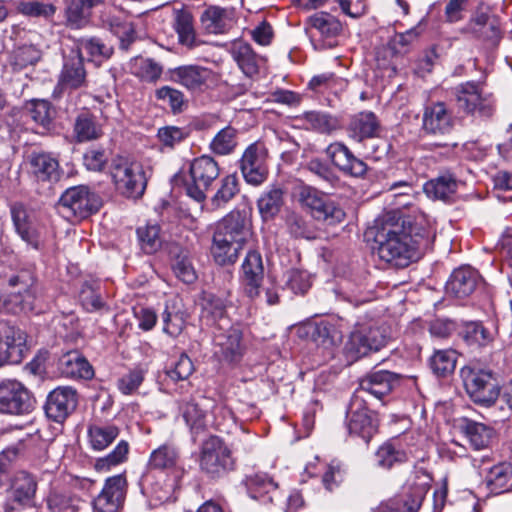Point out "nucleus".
Wrapping results in <instances>:
<instances>
[{"label":"nucleus","instance_id":"9b49d317","mask_svg":"<svg viewBox=\"0 0 512 512\" xmlns=\"http://www.w3.org/2000/svg\"><path fill=\"white\" fill-rule=\"evenodd\" d=\"M347 428L350 434L368 443L378 430L376 414L367 407L363 395L354 394L347 410Z\"/></svg>","mask_w":512,"mask_h":512},{"label":"nucleus","instance_id":"6e6d98bb","mask_svg":"<svg viewBox=\"0 0 512 512\" xmlns=\"http://www.w3.org/2000/svg\"><path fill=\"white\" fill-rule=\"evenodd\" d=\"M131 73L147 82H155L162 74V67L150 58L136 57L130 63Z\"/></svg>","mask_w":512,"mask_h":512},{"label":"nucleus","instance_id":"774afa93","mask_svg":"<svg viewBox=\"0 0 512 512\" xmlns=\"http://www.w3.org/2000/svg\"><path fill=\"white\" fill-rule=\"evenodd\" d=\"M41 58V52L34 45H24L16 48L11 55V64L21 70L36 64Z\"/></svg>","mask_w":512,"mask_h":512},{"label":"nucleus","instance_id":"c9c22d12","mask_svg":"<svg viewBox=\"0 0 512 512\" xmlns=\"http://www.w3.org/2000/svg\"><path fill=\"white\" fill-rule=\"evenodd\" d=\"M34 282L35 277L31 270H22L11 276L8 279V286L12 289L11 297H14V299H10V301L24 309L25 302L30 304L29 300L33 298L32 287Z\"/></svg>","mask_w":512,"mask_h":512},{"label":"nucleus","instance_id":"13d9d810","mask_svg":"<svg viewBox=\"0 0 512 512\" xmlns=\"http://www.w3.org/2000/svg\"><path fill=\"white\" fill-rule=\"evenodd\" d=\"M237 145V130L227 126L220 130L210 143V149L218 155L230 154Z\"/></svg>","mask_w":512,"mask_h":512},{"label":"nucleus","instance_id":"6ab92c4d","mask_svg":"<svg viewBox=\"0 0 512 512\" xmlns=\"http://www.w3.org/2000/svg\"><path fill=\"white\" fill-rule=\"evenodd\" d=\"M389 335L385 327H370L351 333L347 348L357 357L377 352L387 345Z\"/></svg>","mask_w":512,"mask_h":512},{"label":"nucleus","instance_id":"b1692460","mask_svg":"<svg viewBox=\"0 0 512 512\" xmlns=\"http://www.w3.org/2000/svg\"><path fill=\"white\" fill-rule=\"evenodd\" d=\"M452 128V115L443 102H436L425 107L422 129L426 134L443 136L450 133Z\"/></svg>","mask_w":512,"mask_h":512},{"label":"nucleus","instance_id":"ddd939ff","mask_svg":"<svg viewBox=\"0 0 512 512\" xmlns=\"http://www.w3.org/2000/svg\"><path fill=\"white\" fill-rule=\"evenodd\" d=\"M27 335L8 321L0 320V367L19 364L28 351Z\"/></svg>","mask_w":512,"mask_h":512},{"label":"nucleus","instance_id":"7ed1b4c3","mask_svg":"<svg viewBox=\"0 0 512 512\" xmlns=\"http://www.w3.org/2000/svg\"><path fill=\"white\" fill-rule=\"evenodd\" d=\"M461 377L471 400L481 406L493 405L500 395V383L492 370L464 367Z\"/></svg>","mask_w":512,"mask_h":512},{"label":"nucleus","instance_id":"680f3d73","mask_svg":"<svg viewBox=\"0 0 512 512\" xmlns=\"http://www.w3.org/2000/svg\"><path fill=\"white\" fill-rule=\"evenodd\" d=\"M138 239L141 249L146 254H153L157 252L161 245L162 239L160 237V227L158 225H146L137 229Z\"/></svg>","mask_w":512,"mask_h":512},{"label":"nucleus","instance_id":"052dcab7","mask_svg":"<svg viewBox=\"0 0 512 512\" xmlns=\"http://www.w3.org/2000/svg\"><path fill=\"white\" fill-rule=\"evenodd\" d=\"M172 269L176 277L184 283H193L197 278L189 253L185 250L180 249L174 255Z\"/></svg>","mask_w":512,"mask_h":512},{"label":"nucleus","instance_id":"0e129e2a","mask_svg":"<svg viewBox=\"0 0 512 512\" xmlns=\"http://www.w3.org/2000/svg\"><path fill=\"white\" fill-rule=\"evenodd\" d=\"M82 503L80 498L70 494L54 492L48 497L51 512H79Z\"/></svg>","mask_w":512,"mask_h":512},{"label":"nucleus","instance_id":"5701e85b","mask_svg":"<svg viewBox=\"0 0 512 512\" xmlns=\"http://www.w3.org/2000/svg\"><path fill=\"white\" fill-rule=\"evenodd\" d=\"M399 384V376L388 370H378L360 380L359 389L354 394H369L377 399L388 395Z\"/></svg>","mask_w":512,"mask_h":512},{"label":"nucleus","instance_id":"4d7b16f0","mask_svg":"<svg viewBox=\"0 0 512 512\" xmlns=\"http://www.w3.org/2000/svg\"><path fill=\"white\" fill-rule=\"evenodd\" d=\"M239 193V182L235 175H227L221 180V185L211 199L215 209L222 208Z\"/></svg>","mask_w":512,"mask_h":512},{"label":"nucleus","instance_id":"aec40b11","mask_svg":"<svg viewBox=\"0 0 512 512\" xmlns=\"http://www.w3.org/2000/svg\"><path fill=\"white\" fill-rule=\"evenodd\" d=\"M126 478L119 474L109 477L101 493L94 499L93 504L98 512H117L123 505L126 496Z\"/></svg>","mask_w":512,"mask_h":512},{"label":"nucleus","instance_id":"1a4fd4ad","mask_svg":"<svg viewBox=\"0 0 512 512\" xmlns=\"http://www.w3.org/2000/svg\"><path fill=\"white\" fill-rule=\"evenodd\" d=\"M199 464L202 471L216 477L233 469L234 460L223 440L211 435L201 445Z\"/></svg>","mask_w":512,"mask_h":512},{"label":"nucleus","instance_id":"f03ea898","mask_svg":"<svg viewBox=\"0 0 512 512\" xmlns=\"http://www.w3.org/2000/svg\"><path fill=\"white\" fill-rule=\"evenodd\" d=\"M251 236V222L246 211L233 210L222 218L213 235L211 254L220 266L234 264Z\"/></svg>","mask_w":512,"mask_h":512},{"label":"nucleus","instance_id":"864d4df0","mask_svg":"<svg viewBox=\"0 0 512 512\" xmlns=\"http://www.w3.org/2000/svg\"><path fill=\"white\" fill-rule=\"evenodd\" d=\"M420 502L411 494H403L382 501L373 512H417Z\"/></svg>","mask_w":512,"mask_h":512},{"label":"nucleus","instance_id":"3c124183","mask_svg":"<svg viewBox=\"0 0 512 512\" xmlns=\"http://www.w3.org/2000/svg\"><path fill=\"white\" fill-rule=\"evenodd\" d=\"M457 354L452 349L437 350L430 357L429 365L433 373L446 377L453 373L456 367Z\"/></svg>","mask_w":512,"mask_h":512},{"label":"nucleus","instance_id":"9d476101","mask_svg":"<svg viewBox=\"0 0 512 512\" xmlns=\"http://www.w3.org/2000/svg\"><path fill=\"white\" fill-rule=\"evenodd\" d=\"M460 33L473 39L497 43L501 38L499 19L491 14L490 7L479 3Z\"/></svg>","mask_w":512,"mask_h":512},{"label":"nucleus","instance_id":"cd10ccee","mask_svg":"<svg viewBox=\"0 0 512 512\" xmlns=\"http://www.w3.org/2000/svg\"><path fill=\"white\" fill-rule=\"evenodd\" d=\"M103 135V125L99 117L90 110H82L75 117L73 136L77 143L95 141Z\"/></svg>","mask_w":512,"mask_h":512},{"label":"nucleus","instance_id":"6e6552de","mask_svg":"<svg viewBox=\"0 0 512 512\" xmlns=\"http://www.w3.org/2000/svg\"><path fill=\"white\" fill-rule=\"evenodd\" d=\"M102 205L98 195L80 185L68 188L60 197L58 208L66 217L85 219L97 212Z\"/></svg>","mask_w":512,"mask_h":512},{"label":"nucleus","instance_id":"de8ad7c7","mask_svg":"<svg viewBox=\"0 0 512 512\" xmlns=\"http://www.w3.org/2000/svg\"><path fill=\"white\" fill-rule=\"evenodd\" d=\"M283 194L280 187L273 186L261 195L257 206L263 219H271L278 214L283 205Z\"/></svg>","mask_w":512,"mask_h":512},{"label":"nucleus","instance_id":"49530a36","mask_svg":"<svg viewBox=\"0 0 512 512\" xmlns=\"http://www.w3.org/2000/svg\"><path fill=\"white\" fill-rule=\"evenodd\" d=\"M200 20L205 31L210 34H222L230 25L227 10L218 6L208 7L202 13Z\"/></svg>","mask_w":512,"mask_h":512},{"label":"nucleus","instance_id":"72a5a7b5","mask_svg":"<svg viewBox=\"0 0 512 512\" xmlns=\"http://www.w3.org/2000/svg\"><path fill=\"white\" fill-rule=\"evenodd\" d=\"M211 407L209 399L200 397L199 399L191 398L183 401L180 410L186 424L190 426L194 433H197L205 426V416Z\"/></svg>","mask_w":512,"mask_h":512},{"label":"nucleus","instance_id":"423d86ee","mask_svg":"<svg viewBox=\"0 0 512 512\" xmlns=\"http://www.w3.org/2000/svg\"><path fill=\"white\" fill-rule=\"evenodd\" d=\"M342 30L341 22L328 12L314 13L305 22V32L316 50L337 46Z\"/></svg>","mask_w":512,"mask_h":512},{"label":"nucleus","instance_id":"09e8293b","mask_svg":"<svg viewBox=\"0 0 512 512\" xmlns=\"http://www.w3.org/2000/svg\"><path fill=\"white\" fill-rule=\"evenodd\" d=\"M301 120L303 121L306 129L315 130L324 134H329L335 131L339 126L336 118L329 114L317 111L305 112L301 116Z\"/></svg>","mask_w":512,"mask_h":512},{"label":"nucleus","instance_id":"ea45409f","mask_svg":"<svg viewBox=\"0 0 512 512\" xmlns=\"http://www.w3.org/2000/svg\"><path fill=\"white\" fill-rule=\"evenodd\" d=\"M458 182L454 175L449 172H444L427 181L424 184V192L429 198L448 201L456 193Z\"/></svg>","mask_w":512,"mask_h":512},{"label":"nucleus","instance_id":"39448f33","mask_svg":"<svg viewBox=\"0 0 512 512\" xmlns=\"http://www.w3.org/2000/svg\"><path fill=\"white\" fill-rule=\"evenodd\" d=\"M296 197L299 204L317 221L335 225L345 219L344 210L314 187L308 185L298 187Z\"/></svg>","mask_w":512,"mask_h":512},{"label":"nucleus","instance_id":"a18cd8bd","mask_svg":"<svg viewBox=\"0 0 512 512\" xmlns=\"http://www.w3.org/2000/svg\"><path fill=\"white\" fill-rule=\"evenodd\" d=\"M512 480V467L508 463H499L490 468L485 483L493 494H501L508 490Z\"/></svg>","mask_w":512,"mask_h":512},{"label":"nucleus","instance_id":"79ce46f5","mask_svg":"<svg viewBox=\"0 0 512 512\" xmlns=\"http://www.w3.org/2000/svg\"><path fill=\"white\" fill-rule=\"evenodd\" d=\"M36 489L35 478L25 471H19L12 479L10 497L19 504H28L34 498Z\"/></svg>","mask_w":512,"mask_h":512},{"label":"nucleus","instance_id":"f257e3e1","mask_svg":"<svg viewBox=\"0 0 512 512\" xmlns=\"http://www.w3.org/2000/svg\"><path fill=\"white\" fill-rule=\"evenodd\" d=\"M375 228L380 259L398 268L418 259L430 244L429 231L411 226L395 211L384 213Z\"/></svg>","mask_w":512,"mask_h":512},{"label":"nucleus","instance_id":"20e7f679","mask_svg":"<svg viewBox=\"0 0 512 512\" xmlns=\"http://www.w3.org/2000/svg\"><path fill=\"white\" fill-rule=\"evenodd\" d=\"M110 173L120 194L129 198H138L143 195L147 178L140 162L117 156L112 160Z\"/></svg>","mask_w":512,"mask_h":512},{"label":"nucleus","instance_id":"2eb2a0df","mask_svg":"<svg viewBox=\"0 0 512 512\" xmlns=\"http://www.w3.org/2000/svg\"><path fill=\"white\" fill-rule=\"evenodd\" d=\"M267 149L264 144L255 142L249 145L241 158L240 169L245 181L253 186H259L267 179Z\"/></svg>","mask_w":512,"mask_h":512},{"label":"nucleus","instance_id":"4c0bfd02","mask_svg":"<svg viewBox=\"0 0 512 512\" xmlns=\"http://www.w3.org/2000/svg\"><path fill=\"white\" fill-rule=\"evenodd\" d=\"M100 19L102 26L118 37L121 49L127 50L135 41V30L131 22L109 12H103Z\"/></svg>","mask_w":512,"mask_h":512},{"label":"nucleus","instance_id":"e2e57ef3","mask_svg":"<svg viewBox=\"0 0 512 512\" xmlns=\"http://www.w3.org/2000/svg\"><path fill=\"white\" fill-rule=\"evenodd\" d=\"M423 30L424 29L422 23L419 22L413 28L403 33L395 34V36L390 41L391 48L397 54L407 53L411 46L418 41L420 35L423 33Z\"/></svg>","mask_w":512,"mask_h":512},{"label":"nucleus","instance_id":"e433bc0d","mask_svg":"<svg viewBox=\"0 0 512 512\" xmlns=\"http://www.w3.org/2000/svg\"><path fill=\"white\" fill-rule=\"evenodd\" d=\"M232 56L247 77L257 75L265 61L263 57L257 55L252 47L245 42H237L233 45Z\"/></svg>","mask_w":512,"mask_h":512},{"label":"nucleus","instance_id":"7c9ffc66","mask_svg":"<svg viewBox=\"0 0 512 512\" xmlns=\"http://www.w3.org/2000/svg\"><path fill=\"white\" fill-rule=\"evenodd\" d=\"M60 373L69 378L90 379L94 371L87 359L78 351H68L63 354L57 364Z\"/></svg>","mask_w":512,"mask_h":512},{"label":"nucleus","instance_id":"c85d7f7f","mask_svg":"<svg viewBox=\"0 0 512 512\" xmlns=\"http://www.w3.org/2000/svg\"><path fill=\"white\" fill-rule=\"evenodd\" d=\"M223 329L224 327L220 326L219 331L214 333V342L219 348L216 353L228 362H237L243 353L242 334L236 328H229L225 331Z\"/></svg>","mask_w":512,"mask_h":512},{"label":"nucleus","instance_id":"2f4dec72","mask_svg":"<svg viewBox=\"0 0 512 512\" xmlns=\"http://www.w3.org/2000/svg\"><path fill=\"white\" fill-rule=\"evenodd\" d=\"M103 0H68L65 7V23L72 29L86 27L92 15V9L102 4Z\"/></svg>","mask_w":512,"mask_h":512},{"label":"nucleus","instance_id":"8fccbe9b","mask_svg":"<svg viewBox=\"0 0 512 512\" xmlns=\"http://www.w3.org/2000/svg\"><path fill=\"white\" fill-rule=\"evenodd\" d=\"M17 11L33 18H43L50 20L57 12V7L53 3H45L38 0H20L16 5Z\"/></svg>","mask_w":512,"mask_h":512},{"label":"nucleus","instance_id":"f8f14e48","mask_svg":"<svg viewBox=\"0 0 512 512\" xmlns=\"http://www.w3.org/2000/svg\"><path fill=\"white\" fill-rule=\"evenodd\" d=\"M189 173L191 182L186 184L187 194L194 200L202 202L206 198V191L219 176L218 163L210 156H200L191 161Z\"/></svg>","mask_w":512,"mask_h":512},{"label":"nucleus","instance_id":"393cba45","mask_svg":"<svg viewBox=\"0 0 512 512\" xmlns=\"http://www.w3.org/2000/svg\"><path fill=\"white\" fill-rule=\"evenodd\" d=\"M170 78L189 91L200 92L208 86L212 71L199 65H183L172 69Z\"/></svg>","mask_w":512,"mask_h":512},{"label":"nucleus","instance_id":"69168bd1","mask_svg":"<svg viewBox=\"0 0 512 512\" xmlns=\"http://www.w3.org/2000/svg\"><path fill=\"white\" fill-rule=\"evenodd\" d=\"M128 452V442L125 440L119 441L108 455L96 460L95 469L97 471H108L111 467L123 463L127 459Z\"/></svg>","mask_w":512,"mask_h":512},{"label":"nucleus","instance_id":"c756f323","mask_svg":"<svg viewBox=\"0 0 512 512\" xmlns=\"http://www.w3.org/2000/svg\"><path fill=\"white\" fill-rule=\"evenodd\" d=\"M478 272L471 267L455 269L446 283V292L456 298L471 295L479 282Z\"/></svg>","mask_w":512,"mask_h":512},{"label":"nucleus","instance_id":"338daca9","mask_svg":"<svg viewBox=\"0 0 512 512\" xmlns=\"http://www.w3.org/2000/svg\"><path fill=\"white\" fill-rule=\"evenodd\" d=\"M312 337L317 344L323 345L325 348L335 346L342 340L341 333L329 322L317 324Z\"/></svg>","mask_w":512,"mask_h":512},{"label":"nucleus","instance_id":"5fc2aeb1","mask_svg":"<svg viewBox=\"0 0 512 512\" xmlns=\"http://www.w3.org/2000/svg\"><path fill=\"white\" fill-rule=\"evenodd\" d=\"M459 334L470 346H486L493 340L490 331L479 322L465 323Z\"/></svg>","mask_w":512,"mask_h":512},{"label":"nucleus","instance_id":"4be33fe9","mask_svg":"<svg viewBox=\"0 0 512 512\" xmlns=\"http://www.w3.org/2000/svg\"><path fill=\"white\" fill-rule=\"evenodd\" d=\"M332 164L344 174L352 177H363L367 170V164L357 158L350 149L341 142L331 143L325 150Z\"/></svg>","mask_w":512,"mask_h":512},{"label":"nucleus","instance_id":"dca6fc26","mask_svg":"<svg viewBox=\"0 0 512 512\" xmlns=\"http://www.w3.org/2000/svg\"><path fill=\"white\" fill-rule=\"evenodd\" d=\"M26 167L29 176L38 184L52 185L60 180V164L52 153L32 151L26 157Z\"/></svg>","mask_w":512,"mask_h":512},{"label":"nucleus","instance_id":"bb28decb","mask_svg":"<svg viewBox=\"0 0 512 512\" xmlns=\"http://www.w3.org/2000/svg\"><path fill=\"white\" fill-rule=\"evenodd\" d=\"M87 72L81 53L65 59L59 75L58 86L62 89H79L87 85Z\"/></svg>","mask_w":512,"mask_h":512},{"label":"nucleus","instance_id":"f3484780","mask_svg":"<svg viewBox=\"0 0 512 512\" xmlns=\"http://www.w3.org/2000/svg\"><path fill=\"white\" fill-rule=\"evenodd\" d=\"M264 280V265L260 252L250 250L241 265L240 282L244 294L252 301L259 299Z\"/></svg>","mask_w":512,"mask_h":512},{"label":"nucleus","instance_id":"37998d69","mask_svg":"<svg viewBox=\"0 0 512 512\" xmlns=\"http://www.w3.org/2000/svg\"><path fill=\"white\" fill-rule=\"evenodd\" d=\"M460 429L476 450L487 447L493 436L492 428L467 418L462 420Z\"/></svg>","mask_w":512,"mask_h":512},{"label":"nucleus","instance_id":"a878e982","mask_svg":"<svg viewBox=\"0 0 512 512\" xmlns=\"http://www.w3.org/2000/svg\"><path fill=\"white\" fill-rule=\"evenodd\" d=\"M173 29L178 36L179 44L187 49H195L204 43L197 36L192 13L186 8L173 9Z\"/></svg>","mask_w":512,"mask_h":512},{"label":"nucleus","instance_id":"c03bdc74","mask_svg":"<svg viewBox=\"0 0 512 512\" xmlns=\"http://www.w3.org/2000/svg\"><path fill=\"white\" fill-rule=\"evenodd\" d=\"M179 459L178 448L171 443H165L151 452L149 467L159 470L174 469L178 466Z\"/></svg>","mask_w":512,"mask_h":512},{"label":"nucleus","instance_id":"a19ab883","mask_svg":"<svg viewBox=\"0 0 512 512\" xmlns=\"http://www.w3.org/2000/svg\"><path fill=\"white\" fill-rule=\"evenodd\" d=\"M85 52L91 61L103 62L111 58L114 48L98 36H85L77 40L76 53Z\"/></svg>","mask_w":512,"mask_h":512},{"label":"nucleus","instance_id":"603ef678","mask_svg":"<svg viewBox=\"0 0 512 512\" xmlns=\"http://www.w3.org/2000/svg\"><path fill=\"white\" fill-rule=\"evenodd\" d=\"M374 460L376 466L389 470L396 464L406 462L407 455L403 450L397 449L390 442H385L375 452Z\"/></svg>","mask_w":512,"mask_h":512},{"label":"nucleus","instance_id":"bf43d9fd","mask_svg":"<svg viewBox=\"0 0 512 512\" xmlns=\"http://www.w3.org/2000/svg\"><path fill=\"white\" fill-rule=\"evenodd\" d=\"M79 298L82 306L88 312H95L105 307L97 282H85L81 287Z\"/></svg>","mask_w":512,"mask_h":512},{"label":"nucleus","instance_id":"0eeeda50","mask_svg":"<svg viewBox=\"0 0 512 512\" xmlns=\"http://www.w3.org/2000/svg\"><path fill=\"white\" fill-rule=\"evenodd\" d=\"M36 404L33 393L20 381L0 380V413L23 416L31 413Z\"/></svg>","mask_w":512,"mask_h":512},{"label":"nucleus","instance_id":"4468645a","mask_svg":"<svg viewBox=\"0 0 512 512\" xmlns=\"http://www.w3.org/2000/svg\"><path fill=\"white\" fill-rule=\"evenodd\" d=\"M454 95L459 110L486 117L492 114V101L489 96L484 95L483 87L479 83H461L454 88Z\"/></svg>","mask_w":512,"mask_h":512},{"label":"nucleus","instance_id":"58836bf2","mask_svg":"<svg viewBox=\"0 0 512 512\" xmlns=\"http://www.w3.org/2000/svg\"><path fill=\"white\" fill-rule=\"evenodd\" d=\"M378 121L372 112H362L355 115L347 128L348 135L357 142L373 138L377 135Z\"/></svg>","mask_w":512,"mask_h":512},{"label":"nucleus","instance_id":"f704fd0d","mask_svg":"<svg viewBox=\"0 0 512 512\" xmlns=\"http://www.w3.org/2000/svg\"><path fill=\"white\" fill-rule=\"evenodd\" d=\"M120 429L115 424L94 422L88 425L87 436L92 450L103 451L119 436Z\"/></svg>","mask_w":512,"mask_h":512},{"label":"nucleus","instance_id":"412c9836","mask_svg":"<svg viewBox=\"0 0 512 512\" xmlns=\"http://www.w3.org/2000/svg\"><path fill=\"white\" fill-rule=\"evenodd\" d=\"M10 214L15 232L28 245L39 248V232L35 215L23 203L16 202L10 206Z\"/></svg>","mask_w":512,"mask_h":512},{"label":"nucleus","instance_id":"473e14b6","mask_svg":"<svg viewBox=\"0 0 512 512\" xmlns=\"http://www.w3.org/2000/svg\"><path fill=\"white\" fill-rule=\"evenodd\" d=\"M249 496L262 504L272 503L277 494L278 485L266 473H255L244 480Z\"/></svg>","mask_w":512,"mask_h":512},{"label":"nucleus","instance_id":"a211bd4d","mask_svg":"<svg viewBox=\"0 0 512 512\" xmlns=\"http://www.w3.org/2000/svg\"><path fill=\"white\" fill-rule=\"evenodd\" d=\"M78 393L70 386H59L52 390L46 399V416L58 423L63 422L77 407Z\"/></svg>","mask_w":512,"mask_h":512}]
</instances>
